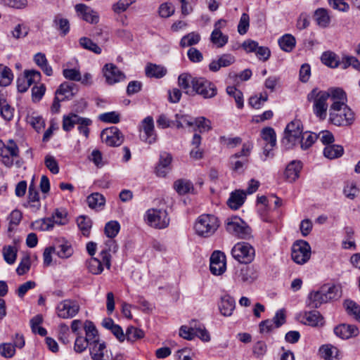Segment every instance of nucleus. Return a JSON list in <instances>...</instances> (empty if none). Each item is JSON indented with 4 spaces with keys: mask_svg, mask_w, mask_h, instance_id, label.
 <instances>
[{
    "mask_svg": "<svg viewBox=\"0 0 360 360\" xmlns=\"http://www.w3.org/2000/svg\"><path fill=\"white\" fill-rule=\"evenodd\" d=\"M334 102L329 109V120L336 126H349L353 124L355 117L354 112L347 105V96L343 90H335Z\"/></svg>",
    "mask_w": 360,
    "mask_h": 360,
    "instance_id": "f257e3e1",
    "label": "nucleus"
},
{
    "mask_svg": "<svg viewBox=\"0 0 360 360\" xmlns=\"http://www.w3.org/2000/svg\"><path fill=\"white\" fill-rule=\"evenodd\" d=\"M344 149L340 145H328L323 150V155L328 159H335L342 155Z\"/></svg>",
    "mask_w": 360,
    "mask_h": 360,
    "instance_id": "4c0bfd02",
    "label": "nucleus"
},
{
    "mask_svg": "<svg viewBox=\"0 0 360 360\" xmlns=\"http://www.w3.org/2000/svg\"><path fill=\"white\" fill-rule=\"evenodd\" d=\"M303 133V127L300 120H294L286 126L281 143L286 149L291 148L298 141Z\"/></svg>",
    "mask_w": 360,
    "mask_h": 360,
    "instance_id": "423d86ee",
    "label": "nucleus"
},
{
    "mask_svg": "<svg viewBox=\"0 0 360 360\" xmlns=\"http://www.w3.org/2000/svg\"><path fill=\"white\" fill-rule=\"evenodd\" d=\"M235 307L236 302L232 297L226 295L221 297V303L219 304V310L223 316H231L235 309Z\"/></svg>",
    "mask_w": 360,
    "mask_h": 360,
    "instance_id": "cd10ccee",
    "label": "nucleus"
},
{
    "mask_svg": "<svg viewBox=\"0 0 360 360\" xmlns=\"http://www.w3.org/2000/svg\"><path fill=\"white\" fill-rule=\"evenodd\" d=\"M0 162L8 168L14 165L20 168L24 164L20 157V149L14 140L8 139L6 142L0 140Z\"/></svg>",
    "mask_w": 360,
    "mask_h": 360,
    "instance_id": "20e7f679",
    "label": "nucleus"
},
{
    "mask_svg": "<svg viewBox=\"0 0 360 360\" xmlns=\"http://www.w3.org/2000/svg\"><path fill=\"white\" fill-rule=\"evenodd\" d=\"M235 61V57L231 54H222L217 60H214L210 63L209 69L212 72H217L221 68L230 66Z\"/></svg>",
    "mask_w": 360,
    "mask_h": 360,
    "instance_id": "4be33fe9",
    "label": "nucleus"
},
{
    "mask_svg": "<svg viewBox=\"0 0 360 360\" xmlns=\"http://www.w3.org/2000/svg\"><path fill=\"white\" fill-rule=\"evenodd\" d=\"M340 66L343 69H346L349 66H352L355 70L360 72V62L354 56H345L340 63Z\"/></svg>",
    "mask_w": 360,
    "mask_h": 360,
    "instance_id": "e2e57ef3",
    "label": "nucleus"
},
{
    "mask_svg": "<svg viewBox=\"0 0 360 360\" xmlns=\"http://www.w3.org/2000/svg\"><path fill=\"white\" fill-rule=\"evenodd\" d=\"M321 61L326 65L335 68H337L340 63L338 60V57L335 53L330 51L324 52L321 56Z\"/></svg>",
    "mask_w": 360,
    "mask_h": 360,
    "instance_id": "79ce46f5",
    "label": "nucleus"
},
{
    "mask_svg": "<svg viewBox=\"0 0 360 360\" xmlns=\"http://www.w3.org/2000/svg\"><path fill=\"white\" fill-rule=\"evenodd\" d=\"M143 134L141 135V139L145 142L152 144L157 140V134L155 131L154 122L152 117H146L141 122Z\"/></svg>",
    "mask_w": 360,
    "mask_h": 360,
    "instance_id": "f3484780",
    "label": "nucleus"
},
{
    "mask_svg": "<svg viewBox=\"0 0 360 360\" xmlns=\"http://www.w3.org/2000/svg\"><path fill=\"white\" fill-rule=\"evenodd\" d=\"M63 75L67 79L78 82L81 80V72L79 69L65 68L63 70Z\"/></svg>",
    "mask_w": 360,
    "mask_h": 360,
    "instance_id": "338daca9",
    "label": "nucleus"
},
{
    "mask_svg": "<svg viewBox=\"0 0 360 360\" xmlns=\"http://www.w3.org/2000/svg\"><path fill=\"white\" fill-rule=\"evenodd\" d=\"M106 82L114 84L124 79V75L112 63L105 64L103 69Z\"/></svg>",
    "mask_w": 360,
    "mask_h": 360,
    "instance_id": "a211bd4d",
    "label": "nucleus"
},
{
    "mask_svg": "<svg viewBox=\"0 0 360 360\" xmlns=\"http://www.w3.org/2000/svg\"><path fill=\"white\" fill-rule=\"evenodd\" d=\"M77 89L76 85L72 83L63 82L56 91V95L60 98V100L70 99L76 94Z\"/></svg>",
    "mask_w": 360,
    "mask_h": 360,
    "instance_id": "5701e85b",
    "label": "nucleus"
},
{
    "mask_svg": "<svg viewBox=\"0 0 360 360\" xmlns=\"http://www.w3.org/2000/svg\"><path fill=\"white\" fill-rule=\"evenodd\" d=\"M246 198V193L243 190H236L231 193L227 204L233 210H238L243 205Z\"/></svg>",
    "mask_w": 360,
    "mask_h": 360,
    "instance_id": "a878e982",
    "label": "nucleus"
},
{
    "mask_svg": "<svg viewBox=\"0 0 360 360\" xmlns=\"http://www.w3.org/2000/svg\"><path fill=\"white\" fill-rule=\"evenodd\" d=\"M314 19L321 27H327L330 22L328 12L325 8H318L314 13Z\"/></svg>",
    "mask_w": 360,
    "mask_h": 360,
    "instance_id": "c9c22d12",
    "label": "nucleus"
},
{
    "mask_svg": "<svg viewBox=\"0 0 360 360\" xmlns=\"http://www.w3.org/2000/svg\"><path fill=\"white\" fill-rule=\"evenodd\" d=\"M28 32L29 28L24 24L17 25L11 32V36L15 39L25 37Z\"/></svg>",
    "mask_w": 360,
    "mask_h": 360,
    "instance_id": "0e129e2a",
    "label": "nucleus"
},
{
    "mask_svg": "<svg viewBox=\"0 0 360 360\" xmlns=\"http://www.w3.org/2000/svg\"><path fill=\"white\" fill-rule=\"evenodd\" d=\"M262 137L267 142V145L264 147V153L267 156L269 151L276 146V133L271 127H266L262 130Z\"/></svg>",
    "mask_w": 360,
    "mask_h": 360,
    "instance_id": "b1692460",
    "label": "nucleus"
},
{
    "mask_svg": "<svg viewBox=\"0 0 360 360\" xmlns=\"http://www.w3.org/2000/svg\"><path fill=\"white\" fill-rule=\"evenodd\" d=\"M101 137L103 142L112 147L120 146L124 141V136L116 127H111L103 130Z\"/></svg>",
    "mask_w": 360,
    "mask_h": 360,
    "instance_id": "4468645a",
    "label": "nucleus"
},
{
    "mask_svg": "<svg viewBox=\"0 0 360 360\" xmlns=\"http://www.w3.org/2000/svg\"><path fill=\"white\" fill-rule=\"evenodd\" d=\"M86 202L90 208L98 210L101 209L105 205V199L102 194L94 193L87 197Z\"/></svg>",
    "mask_w": 360,
    "mask_h": 360,
    "instance_id": "473e14b6",
    "label": "nucleus"
},
{
    "mask_svg": "<svg viewBox=\"0 0 360 360\" xmlns=\"http://www.w3.org/2000/svg\"><path fill=\"white\" fill-rule=\"evenodd\" d=\"M167 72L166 68L160 65L148 63L145 68V73L148 77L162 78Z\"/></svg>",
    "mask_w": 360,
    "mask_h": 360,
    "instance_id": "c85d7f7f",
    "label": "nucleus"
},
{
    "mask_svg": "<svg viewBox=\"0 0 360 360\" xmlns=\"http://www.w3.org/2000/svg\"><path fill=\"white\" fill-rule=\"evenodd\" d=\"M226 92L230 96H232L235 99L238 108H243V93L240 90L236 89L235 86H230L226 88Z\"/></svg>",
    "mask_w": 360,
    "mask_h": 360,
    "instance_id": "603ef678",
    "label": "nucleus"
},
{
    "mask_svg": "<svg viewBox=\"0 0 360 360\" xmlns=\"http://www.w3.org/2000/svg\"><path fill=\"white\" fill-rule=\"evenodd\" d=\"M225 225L226 231L238 238L248 239L251 237V229L237 216L227 218Z\"/></svg>",
    "mask_w": 360,
    "mask_h": 360,
    "instance_id": "6e6552de",
    "label": "nucleus"
},
{
    "mask_svg": "<svg viewBox=\"0 0 360 360\" xmlns=\"http://www.w3.org/2000/svg\"><path fill=\"white\" fill-rule=\"evenodd\" d=\"M53 23L56 27L60 31L61 34L65 36L70 31L69 21L66 18L60 16H56L53 20Z\"/></svg>",
    "mask_w": 360,
    "mask_h": 360,
    "instance_id": "864d4df0",
    "label": "nucleus"
},
{
    "mask_svg": "<svg viewBox=\"0 0 360 360\" xmlns=\"http://www.w3.org/2000/svg\"><path fill=\"white\" fill-rule=\"evenodd\" d=\"M211 42L217 48H222L229 41V37L221 31H212L210 35Z\"/></svg>",
    "mask_w": 360,
    "mask_h": 360,
    "instance_id": "a19ab883",
    "label": "nucleus"
},
{
    "mask_svg": "<svg viewBox=\"0 0 360 360\" xmlns=\"http://www.w3.org/2000/svg\"><path fill=\"white\" fill-rule=\"evenodd\" d=\"M53 248L55 249V254L60 258H68L73 253V250L71 245L66 242L58 244Z\"/></svg>",
    "mask_w": 360,
    "mask_h": 360,
    "instance_id": "c03bdc74",
    "label": "nucleus"
},
{
    "mask_svg": "<svg viewBox=\"0 0 360 360\" xmlns=\"http://www.w3.org/2000/svg\"><path fill=\"white\" fill-rule=\"evenodd\" d=\"M301 321L311 326H318L323 324V318L317 311H306L301 315Z\"/></svg>",
    "mask_w": 360,
    "mask_h": 360,
    "instance_id": "bb28decb",
    "label": "nucleus"
},
{
    "mask_svg": "<svg viewBox=\"0 0 360 360\" xmlns=\"http://www.w3.org/2000/svg\"><path fill=\"white\" fill-rule=\"evenodd\" d=\"M120 229V224L116 221H110L108 222L105 226V233L112 240V238L115 237Z\"/></svg>",
    "mask_w": 360,
    "mask_h": 360,
    "instance_id": "4d7b16f0",
    "label": "nucleus"
},
{
    "mask_svg": "<svg viewBox=\"0 0 360 360\" xmlns=\"http://www.w3.org/2000/svg\"><path fill=\"white\" fill-rule=\"evenodd\" d=\"M200 40V35L197 32H191L184 36L180 41V45L182 47L191 46L197 44Z\"/></svg>",
    "mask_w": 360,
    "mask_h": 360,
    "instance_id": "49530a36",
    "label": "nucleus"
},
{
    "mask_svg": "<svg viewBox=\"0 0 360 360\" xmlns=\"http://www.w3.org/2000/svg\"><path fill=\"white\" fill-rule=\"evenodd\" d=\"M300 138L301 139L298 142L300 143L301 148L303 150H306L313 145V143L317 139L318 136L316 134L306 131L302 133Z\"/></svg>",
    "mask_w": 360,
    "mask_h": 360,
    "instance_id": "de8ad7c7",
    "label": "nucleus"
},
{
    "mask_svg": "<svg viewBox=\"0 0 360 360\" xmlns=\"http://www.w3.org/2000/svg\"><path fill=\"white\" fill-rule=\"evenodd\" d=\"M302 165L300 161L293 160L286 167L285 176L290 182L295 181L300 175Z\"/></svg>",
    "mask_w": 360,
    "mask_h": 360,
    "instance_id": "393cba45",
    "label": "nucleus"
},
{
    "mask_svg": "<svg viewBox=\"0 0 360 360\" xmlns=\"http://www.w3.org/2000/svg\"><path fill=\"white\" fill-rule=\"evenodd\" d=\"M174 188L179 195L192 193L194 190L191 181L186 179H178L174 183Z\"/></svg>",
    "mask_w": 360,
    "mask_h": 360,
    "instance_id": "72a5a7b5",
    "label": "nucleus"
},
{
    "mask_svg": "<svg viewBox=\"0 0 360 360\" xmlns=\"http://www.w3.org/2000/svg\"><path fill=\"white\" fill-rule=\"evenodd\" d=\"M268 100V94L266 92L255 95L250 98L249 104L254 108L259 109Z\"/></svg>",
    "mask_w": 360,
    "mask_h": 360,
    "instance_id": "052dcab7",
    "label": "nucleus"
},
{
    "mask_svg": "<svg viewBox=\"0 0 360 360\" xmlns=\"http://www.w3.org/2000/svg\"><path fill=\"white\" fill-rule=\"evenodd\" d=\"M248 158L238 159L233 157H230V164L231 169L236 172H242L244 170V167L248 164Z\"/></svg>",
    "mask_w": 360,
    "mask_h": 360,
    "instance_id": "680f3d73",
    "label": "nucleus"
},
{
    "mask_svg": "<svg viewBox=\"0 0 360 360\" xmlns=\"http://www.w3.org/2000/svg\"><path fill=\"white\" fill-rule=\"evenodd\" d=\"M75 11L81 18L89 23L96 24L99 20L97 12L85 4H77L75 6Z\"/></svg>",
    "mask_w": 360,
    "mask_h": 360,
    "instance_id": "6ab92c4d",
    "label": "nucleus"
},
{
    "mask_svg": "<svg viewBox=\"0 0 360 360\" xmlns=\"http://www.w3.org/2000/svg\"><path fill=\"white\" fill-rule=\"evenodd\" d=\"M90 354L94 360H108L109 355L105 345L99 342L89 345Z\"/></svg>",
    "mask_w": 360,
    "mask_h": 360,
    "instance_id": "412c9836",
    "label": "nucleus"
},
{
    "mask_svg": "<svg viewBox=\"0 0 360 360\" xmlns=\"http://www.w3.org/2000/svg\"><path fill=\"white\" fill-rule=\"evenodd\" d=\"M117 250V245L114 240H108L105 243V247L99 253V258L91 257L86 261V268L91 274L94 275L101 274L103 271V265L108 269L111 266L112 254Z\"/></svg>",
    "mask_w": 360,
    "mask_h": 360,
    "instance_id": "f03ea898",
    "label": "nucleus"
},
{
    "mask_svg": "<svg viewBox=\"0 0 360 360\" xmlns=\"http://www.w3.org/2000/svg\"><path fill=\"white\" fill-rule=\"evenodd\" d=\"M257 276V272L253 266H246L236 271L234 278L238 283L250 284Z\"/></svg>",
    "mask_w": 360,
    "mask_h": 360,
    "instance_id": "dca6fc26",
    "label": "nucleus"
},
{
    "mask_svg": "<svg viewBox=\"0 0 360 360\" xmlns=\"http://www.w3.org/2000/svg\"><path fill=\"white\" fill-rule=\"evenodd\" d=\"M335 90H342L340 88H330L328 91H321L318 88L312 89L307 95V100L313 102V111L315 115L320 120L326 118L328 105V99L330 98L332 103L334 102L333 94Z\"/></svg>",
    "mask_w": 360,
    "mask_h": 360,
    "instance_id": "7ed1b4c3",
    "label": "nucleus"
},
{
    "mask_svg": "<svg viewBox=\"0 0 360 360\" xmlns=\"http://www.w3.org/2000/svg\"><path fill=\"white\" fill-rule=\"evenodd\" d=\"M195 124L200 133L208 131L212 129L211 121L205 117H199L195 119Z\"/></svg>",
    "mask_w": 360,
    "mask_h": 360,
    "instance_id": "5fc2aeb1",
    "label": "nucleus"
},
{
    "mask_svg": "<svg viewBox=\"0 0 360 360\" xmlns=\"http://www.w3.org/2000/svg\"><path fill=\"white\" fill-rule=\"evenodd\" d=\"M219 226V221L213 214H201L197 219L194 229L195 233L200 236L207 238L212 236Z\"/></svg>",
    "mask_w": 360,
    "mask_h": 360,
    "instance_id": "39448f33",
    "label": "nucleus"
},
{
    "mask_svg": "<svg viewBox=\"0 0 360 360\" xmlns=\"http://www.w3.org/2000/svg\"><path fill=\"white\" fill-rule=\"evenodd\" d=\"M325 302L327 301L322 295L321 288L317 291L311 292L308 295L307 305L310 308H318Z\"/></svg>",
    "mask_w": 360,
    "mask_h": 360,
    "instance_id": "2f4dec72",
    "label": "nucleus"
},
{
    "mask_svg": "<svg viewBox=\"0 0 360 360\" xmlns=\"http://www.w3.org/2000/svg\"><path fill=\"white\" fill-rule=\"evenodd\" d=\"M86 333L85 339L89 342V345L98 342V331L91 321H86L84 324Z\"/></svg>",
    "mask_w": 360,
    "mask_h": 360,
    "instance_id": "e433bc0d",
    "label": "nucleus"
},
{
    "mask_svg": "<svg viewBox=\"0 0 360 360\" xmlns=\"http://www.w3.org/2000/svg\"><path fill=\"white\" fill-rule=\"evenodd\" d=\"M55 225H65L68 223V212L65 209H56L50 217Z\"/></svg>",
    "mask_w": 360,
    "mask_h": 360,
    "instance_id": "37998d69",
    "label": "nucleus"
},
{
    "mask_svg": "<svg viewBox=\"0 0 360 360\" xmlns=\"http://www.w3.org/2000/svg\"><path fill=\"white\" fill-rule=\"evenodd\" d=\"M347 311L349 315L354 316L355 319L360 322V306L351 300L345 302Z\"/></svg>",
    "mask_w": 360,
    "mask_h": 360,
    "instance_id": "13d9d810",
    "label": "nucleus"
},
{
    "mask_svg": "<svg viewBox=\"0 0 360 360\" xmlns=\"http://www.w3.org/2000/svg\"><path fill=\"white\" fill-rule=\"evenodd\" d=\"M319 352L326 360H332L333 356L337 354L338 349L331 345H323L319 349Z\"/></svg>",
    "mask_w": 360,
    "mask_h": 360,
    "instance_id": "69168bd1",
    "label": "nucleus"
},
{
    "mask_svg": "<svg viewBox=\"0 0 360 360\" xmlns=\"http://www.w3.org/2000/svg\"><path fill=\"white\" fill-rule=\"evenodd\" d=\"M80 116L75 113H69L63 117V129L65 131H70L74 128L80 119Z\"/></svg>",
    "mask_w": 360,
    "mask_h": 360,
    "instance_id": "58836bf2",
    "label": "nucleus"
},
{
    "mask_svg": "<svg viewBox=\"0 0 360 360\" xmlns=\"http://www.w3.org/2000/svg\"><path fill=\"white\" fill-rule=\"evenodd\" d=\"M172 160V155L163 152L160 154V162L156 167V173L160 176H165L167 172V169Z\"/></svg>",
    "mask_w": 360,
    "mask_h": 360,
    "instance_id": "7c9ffc66",
    "label": "nucleus"
},
{
    "mask_svg": "<svg viewBox=\"0 0 360 360\" xmlns=\"http://www.w3.org/2000/svg\"><path fill=\"white\" fill-rule=\"evenodd\" d=\"M295 38L290 34H285L278 40L281 49L286 52L291 51L295 46Z\"/></svg>",
    "mask_w": 360,
    "mask_h": 360,
    "instance_id": "ea45409f",
    "label": "nucleus"
},
{
    "mask_svg": "<svg viewBox=\"0 0 360 360\" xmlns=\"http://www.w3.org/2000/svg\"><path fill=\"white\" fill-rule=\"evenodd\" d=\"M135 2V0H119L112 6V11L116 13H120L127 11V9Z\"/></svg>",
    "mask_w": 360,
    "mask_h": 360,
    "instance_id": "774afa93",
    "label": "nucleus"
},
{
    "mask_svg": "<svg viewBox=\"0 0 360 360\" xmlns=\"http://www.w3.org/2000/svg\"><path fill=\"white\" fill-rule=\"evenodd\" d=\"M56 310L58 317L71 319L79 312V306L75 301L65 300L58 303Z\"/></svg>",
    "mask_w": 360,
    "mask_h": 360,
    "instance_id": "ddd939ff",
    "label": "nucleus"
},
{
    "mask_svg": "<svg viewBox=\"0 0 360 360\" xmlns=\"http://www.w3.org/2000/svg\"><path fill=\"white\" fill-rule=\"evenodd\" d=\"M77 223L82 234L89 236L92 225L91 220L85 216H79L77 219Z\"/></svg>",
    "mask_w": 360,
    "mask_h": 360,
    "instance_id": "09e8293b",
    "label": "nucleus"
},
{
    "mask_svg": "<svg viewBox=\"0 0 360 360\" xmlns=\"http://www.w3.org/2000/svg\"><path fill=\"white\" fill-rule=\"evenodd\" d=\"M144 220L148 226L157 229L167 228L170 221L167 210L158 208L148 209L144 215Z\"/></svg>",
    "mask_w": 360,
    "mask_h": 360,
    "instance_id": "0eeeda50",
    "label": "nucleus"
},
{
    "mask_svg": "<svg viewBox=\"0 0 360 360\" xmlns=\"http://www.w3.org/2000/svg\"><path fill=\"white\" fill-rule=\"evenodd\" d=\"M34 61L47 76H51L53 75V69L49 65L44 53H37L35 54Z\"/></svg>",
    "mask_w": 360,
    "mask_h": 360,
    "instance_id": "f704fd0d",
    "label": "nucleus"
},
{
    "mask_svg": "<svg viewBox=\"0 0 360 360\" xmlns=\"http://www.w3.org/2000/svg\"><path fill=\"white\" fill-rule=\"evenodd\" d=\"M231 255L240 263L249 264L254 259L255 251L250 244L241 242L233 247Z\"/></svg>",
    "mask_w": 360,
    "mask_h": 360,
    "instance_id": "1a4fd4ad",
    "label": "nucleus"
},
{
    "mask_svg": "<svg viewBox=\"0 0 360 360\" xmlns=\"http://www.w3.org/2000/svg\"><path fill=\"white\" fill-rule=\"evenodd\" d=\"M79 42V45L86 50L91 51L97 54L101 53V49L88 37H83L80 38Z\"/></svg>",
    "mask_w": 360,
    "mask_h": 360,
    "instance_id": "3c124183",
    "label": "nucleus"
},
{
    "mask_svg": "<svg viewBox=\"0 0 360 360\" xmlns=\"http://www.w3.org/2000/svg\"><path fill=\"white\" fill-rule=\"evenodd\" d=\"M193 91L205 98H211L217 95V89L213 83L200 77L193 81Z\"/></svg>",
    "mask_w": 360,
    "mask_h": 360,
    "instance_id": "f8f14e48",
    "label": "nucleus"
},
{
    "mask_svg": "<svg viewBox=\"0 0 360 360\" xmlns=\"http://www.w3.org/2000/svg\"><path fill=\"white\" fill-rule=\"evenodd\" d=\"M195 79L190 74L182 73L178 77L179 86L184 90L185 94H190L193 92V81Z\"/></svg>",
    "mask_w": 360,
    "mask_h": 360,
    "instance_id": "c756f323",
    "label": "nucleus"
},
{
    "mask_svg": "<svg viewBox=\"0 0 360 360\" xmlns=\"http://www.w3.org/2000/svg\"><path fill=\"white\" fill-rule=\"evenodd\" d=\"M292 259L298 264L307 263L311 257V247L304 240H297L293 243L291 252Z\"/></svg>",
    "mask_w": 360,
    "mask_h": 360,
    "instance_id": "9d476101",
    "label": "nucleus"
},
{
    "mask_svg": "<svg viewBox=\"0 0 360 360\" xmlns=\"http://www.w3.org/2000/svg\"><path fill=\"white\" fill-rule=\"evenodd\" d=\"M335 334L342 339H349L356 337L359 333V328L354 325L340 324L334 328Z\"/></svg>",
    "mask_w": 360,
    "mask_h": 360,
    "instance_id": "aec40b11",
    "label": "nucleus"
},
{
    "mask_svg": "<svg viewBox=\"0 0 360 360\" xmlns=\"http://www.w3.org/2000/svg\"><path fill=\"white\" fill-rule=\"evenodd\" d=\"M144 333L143 330L134 326H129L127 329L125 338L130 342H134L138 339L143 337Z\"/></svg>",
    "mask_w": 360,
    "mask_h": 360,
    "instance_id": "6e6d98bb",
    "label": "nucleus"
},
{
    "mask_svg": "<svg viewBox=\"0 0 360 360\" xmlns=\"http://www.w3.org/2000/svg\"><path fill=\"white\" fill-rule=\"evenodd\" d=\"M3 256L4 260L8 264H13L15 260L17 257V252L14 247L12 246H6L3 248Z\"/></svg>",
    "mask_w": 360,
    "mask_h": 360,
    "instance_id": "bf43d9fd",
    "label": "nucleus"
},
{
    "mask_svg": "<svg viewBox=\"0 0 360 360\" xmlns=\"http://www.w3.org/2000/svg\"><path fill=\"white\" fill-rule=\"evenodd\" d=\"M41 80V73L37 70H25L17 79V88L19 92L24 93L29 87Z\"/></svg>",
    "mask_w": 360,
    "mask_h": 360,
    "instance_id": "9b49d317",
    "label": "nucleus"
},
{
    "mask_svg": "<svg viewBox=\"0 0 360 360\" xmlns=\"http://www.w3.org/2000/svg\"><path fill=\"white\" fill-rule=\"evenodd\" d=\"M13 79L12 70L7 66L0 69V86H7L11 84Z\"/></svg>",
    "mask_w": 360,
    "mask_h": 360,
    "instance_id": "8fccbe9b",
    "label": "nucleus"
},
{
    "mask_svg": "<svg viewBox=\"0 0 360 360\" xmlns=\"http://www.w3.org/2000/svg\"><path fill=\"white\" fill-rule=\"evenodd\" d=\"M321 288L322 295L327 302L337 299L340 296L338 288L335 285H324Z\"/></svg>",
    "mask_w": 360,
    "mask_h": 360,
    "instance_id": "a18cd8bd",
    "label": "nucleus"
},
{
    "mask_svg": "<svg viewBox=\"0 0 360 360\" xmlns=\"http://www.w3.org/2000/svg\"><path fill=\"white\" fill-rule=\"evenodd\" d=\"M226 269L225 255L222 252L214 251L210 257V271L215 276H219L224 273Z\"/></svg>",
    "mask_w": 360,
    "mask_h": 360,
    "instance_id": "2eb2a0df",
    "label": "nucleus"
}]
</instances>
